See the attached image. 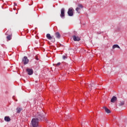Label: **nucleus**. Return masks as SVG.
Returning a JSON list of instances; mask_svg holds the SVG:
<instances>
[{
  "instance_id": "412c9836",
  "label": "nucleus",
  "mask_w": 127,
  "mask_h": 127,
  "mask_svg": "<svg viewBox=\"0 0 127 127\" xmlns=\"http://www.w3.org/2000/svg\"><path fill=\"white\" fill-rule=\"evenodd\" d=\"M36 60H39V59H38V58L37 56L36 57Z\"/></svg>"
},
{
  "instance_id": "9d476101",
  "label": "nucleus",
  "mask_w": 127,
  "mask_h": 127,
  "mask_svg": "<svg viewBox=\"0 0 127 127\" xmlns=\"http://www.w3.org/2000/svg\"><path fill=\"white\" fill-rule=\"evenodd\" d=\"M116 101H117V97L113 96L111 100V103H115Z\"/></svg>"
},
{
  "instance_id": "423d86ee",
  "label": "nucleus",
  "mask_w": 127,
  "mask_h": 127,
  "mask_svg": "<svg viewBox=\"0 0 127 127\" xmlns=\"http://www.w3.org/2000/svg\"><path fill=\"white\" fill-rule=\"evenodd\" d=\"M61 11V13L60 16L62 17H64V16H65V9H64V8H62Z\"/></svg>"
},
{
  "instance_id": "f257e3e1",
  "label": "nucleus",
  "mask_w": 127,
  "mask_h": 127,
  "mask_svg": "<svg viewBox=\"0 0 127 127\" xmlns=\"http://www.w3.org/2000/svg\"><path fill=\"white\" fill-rule=\"evenodd\" d=\"M45 119V116L43 113H38L36 115V118H33L31 121V126L32 127H38L39 121H42Z\"/></svg>"
},
{
  "instance_id": "1a4fd4ad",
  "label": "nucleus",
  "mask_w": 127,
  "mask_h": 127,
  "mask_svg": "<svg viewBox=\"0 0 127 127\" xmlns=\"http://www.w3.org/2000/svg\"><path fill=\"white\" fill-rule=\"evenodd\" d=\"M5 122H10V118L8 116H5L4 118Z\"/></svg>"
},
{
  "instance_id": "ddd939ff",
  "label": "nucleus",
  "mask_w": 127,
  "mask_h": 127,
  "mask_svg": "<svg viewBox=\"0 0 127 127\" xmlns=\"http://www.w3.org/2000/svg\"><path fill=\"white\" fill-rule=\"evenodd\" d=\"M16 111H17V113L19 114V113H20V112H21V109H20V108H17L16 109Z\"/></svg>"
},
{
  "instance_id": "f3484780",
  "label": "nucleus",
  "mask_w": 127,
  "mask_h": 127,
  "mask_svg": "<svg viewBox=\"0 0 127 127\" xmlns=\"http://www.w3.org/2000/svg\"><path fill=\"white\" fill-rule=\"evenodd\" d=\"M67 55H64L63 56V59H64V60H65V59H67Z\"/></svg>"
},
{
  "instance_id": "aec40b11",
  "label": "nucleus",
  "mask_w": 127,
  "mask_h": 127,
  "mask_svg": "<svg viewBox=\"0 0 127 127\" xmlns=\"http://www.w3.org/2000/svg\"><path fill=\"white\" fill-rule=\"evenodd\" d=\"M60 65H61V63H58L57 64V66H60Z\"/></svg>"
},
{
  "instance_id": "2eb2a0df",
  "label": "nucleus",
  "mask_w": 127,
  "mask_h": 127,
  "mask_svg": "<svg viewBox=\"0 0 127 127\" xmlns=\"http://www.w3.org/2000/svg\"><path fill=\"white\" fill-rule=\"evenodd\" d=\"M80 8L78 7H76L75 9V10L78 12V13H80V11L79 10H80Z\"/></svg>"
},
{
  "instance_id": "9b49d317",
  "label": "nucleus",
  "mask_w": 127,
  "mask_h": 127,
  "mask_svg": "<svg viewBox=\"0 0 127 127\" xmlns=\"http://www.w3.org/2000/svg\"><path fill=\"white\" fill-rule=\"evenodd\" d=\"M55 35L56 37L58 39H60V37H61V35H60V33H59V32H56L55 33Z\"/></svg>"
},
{
  "instance_id": "6e6552de",
  "label": "nucleus",
  "mask_w": 127,
  "mask_h": 127,
  "mask_svg": "<svg viewBox=\"0 0 127 127\" xmlns=\"http://www.w3.org/2000/svg\"><path fill=\"white\" fill-rule=\"evenodd\" d=\"M103 109H104L106 113L107 114H111V110H110L109 109H108L106 106L103 107Z\"/></svg>"
},
{
  "instance_id": "f8f14e48",
  "label": "nucleus",
  "mask_w": 127,
  "mask_h": 127,
  "mask_svg": "<svg viewBox=\"0 0 127 127\" xmlns=\"http://www.w3.org/2000/svg\"><path fill=\"white\" fill-rule=\"evenodd\" d=\"M115 48H119L121 49V47L118 45H114L113 46V49H115Z\"/></svg>"
},
{
  "instance_id": "a211bd4d",
  "label": "nucleus",
  "mask_w": 127,
  "mask_h": 127,
  "mask_svg": "<svg viewBox=\"0 0 127 127\" xmlns=\"http://www.w3.org/2000/svg\"><path fill=\"white\" fill-rule=\"evenodd\" d=\"M78 7H79V8H83V5H82L81 4H79L78 5Z\"/></svg>"
},
{
  "instance_id": "f03ea898",
  "label": "nucleus",
  "mask_w": 127,
  "mask_h": 127,
  "mask_svg": "<svg viewBox=\"0 0 127 127\" xmlns=\"http://www.w3.org/2000/svg\"><path fill=\"white\" fill-rule=\"evenodd\" d=\"M74 9L72 7H70L68 9L67 11V14L69 16H73L74 15Z\"/></svg>"
},
{
  "instance_id": "7ed1b4c3",
  "label": "nucleus",
  "mask_w": 127,
  "mask_h": 127,
  "mask_svg": "<svg viewBox=\"0 0 127 127\" xmlns=\"http://www.w3.org/2000/svg\"><path fill=\"white\" fill-rule=\"evenodd\" d=\"M46 36L47 38L49 39V40H52V42H55V38L53 36H51L50 34H47Z\"/></svg>"
},
{
  "instance_id": "6ab92c4d",
  "label": "nucleus",
  "mask_w": 127,
  "mask_h": 127,
  "mask_svg": "<svg viewBox=\"0 0 127 127\" xmlns=\"http://www.w3.org/2000/svg\"><path fill=\"white\" fill-rule=\"evenodd\" d=\"M93 86H94V84H89V85H88V87H89V88H92V87H93Z\"/></svg>"
},
{
  "instance_id": "0eeeda50",
  "label": "nucleus",
  "mask_w": 127,
  "mask_h": 127,
  "mask_svg": "<svg viewBox=\"0 0 127 127\" xmlns=\"http://www.w3.org/2000/svg\"><path fill=\"white\" fill-rule=\"evenodd\" d=\"M72 38L74 41H80L81 40V39L79 37L76 36H73Z\"/></svg>"
},
{
  "instance_id": "20e7f679",
  "label": "nucleus",
  "mask_w": 127,
  "mask_h": 127,
  "mask_svg": "<svg viewBox=\"0 0 127 127\" xmlns=\"http://www.w3.org/2000/svg\"><path fill=\"white\" fill-rule=\"evenodd\" d=\"M22 62L24 65H26V64H28L29 60L27 59V57H24L22 59Z\"/></svg>"
},
{
  "instance_id": "4468645a",
  "label": "nucleus",
  "mask_w": 127,
  "mask_h": 127,
  "mask_svg": "<svg viewBox=\"0 0 127 127\" xmlns=\"http://www.w3.org/2000/svg\"><path fill=\"white\" fill-rule=\"evenodd\" d=\"M125 105V102L122 101L119 103V106L121 107L122 106H124Z\"/></svg>"
},
{
  "instance_id": "dca6fc26",
  "label": "nucleus",
  "mask_w": 127,
  "mask_h": 127,
  "mask_svg": "<svg viewBox=\"0 0 127 127\" xmlns=\"http://www.w3.org/2000/svg\"><path fill=\"white\" fill-rule=\"evenodd\" d=\"M6 38L8 40H10L11 39V36L8 35L6 37Z\"/></svg>"
},
{
  "instance_id": "39448f33",
  "label": "nucleus",
  "mask_w": 127,
  "mask_h": 127,
  "mask_svg": "<svg viewBox=\"0 0 127 127\" xmlns=\"http://www.w3.org/2000/svg\"><path fill=\"white\" fill-rule=\"evenodd\" d=\"M26 72L29 75H32L33 74V69L32 68H27Z\"/></svg>"
}]
</instances>
